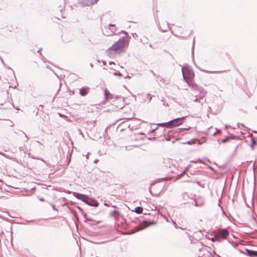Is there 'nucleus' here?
Masks as SVG:
<instances>
[{"label":"nucleus","mask_w":257,"mask_h":257,"mask_svg":"<svg viewBox=\"0 0 257 257\" xmlns=\"http://www.w3.org/2000/svg\"><path fill=\"white\" fill-rule=\"evenodd\" d=\"M183 78L186 82L192 88H197V85L193 82L194 73L188 65H184L182 68Z\"/></svg>","instance_id":"obj_1"},{"label":"nucleus","mask_w":257,"mask_h":257,"mask_svg":"<svg viewBox=\"0 0 257 257\" xmlns=\"http://www.w3.org/2000/svg\"><path fill=\"white\" fill-rule=\"evenodd\" d=\"M127 44L124 37L120 38L111 47L107 49V53L108 56H111L113 54L121 52L123 50L125 45Z\"/></svg>","instance_id":"obj_2"},{"label":"nucleus","mask_w":257,"mask_h":257,"mask_svg":"<svg viewBox=\"0 0 257 257\" xmlns=\"http://www.w3.org/2000/svg\"><path fill=\"white\" fill-rule=\"evenodd\" d=\"M229 232L227 229H218L215 231V237L217 241L226 239L229 235Z\"/></svg>","instance_id":"obj_3"},{"label":"nucleus","mask_w":257,"mask_h":257,"mask_svg":"<svg viewBox=\"0 0 257 257\" xmlns=\"http://www.w3.org/2000/svg\"><path fill=\"white\" fill-rule=\"evenodd\" d=\"M194 91L196 90H198L200 92V94L199 96H198L197 94L195 95V97L196 98L194 100L195 102H199L201 103L202 104L205 101L204 97L206 95V92H205L203 89L202 87H198L197 86V88H192Z\"/></svg>","instance_id":"obj_4"},{"label":"nucleus","mask_w":257,"mask_h":257,"mask_svg":"<svg viewBox=\"0 0 257 257\" xmlns=\"http://www.w3.org/2000/svg\"><path fill=\"white\" fill-rule=\"evenodd\" d=\"M185 116L182 117L177 118L171 120L168 122V127H173L179 126L183 123V120L185 119Z\"/></svg>","instance_id":"obj_5"},{"label":"nucleus","mask_w":257,"mask_h":257,"mask_svg":"<svg viewBox=\"0 0 257 257\" xmlns=\"http://www.w3.org/2000/svg\"><path fill=\"white\" fill-rule=\"evenodd\" d=\"M116 28L114 25L109 24L107 26L104 27L103 30V34L106 36H112L115 34Z\"/></svg>","instance_id":"obj_6"},{"label":"nucleus","mask_w":257,"mask_h":257,"mask_svg":"<svg viewBox=\"0 0 257 257\" xmlns=\"http://www.w3.org/2000/svg\"><path fill=\"white\" fill-rule=\"evenodd\" d=\"M156 224V222H154V221H149L148 220H145L144 221H143L140 225L137 226L136 228H135V230L134 231H133L132 232L133 233H135L137 231H138L141 229H143L145 228H146V227H147L149 225H154Z\"/></svg>","instance_id":"obj_7"},{"label":"nucleus","mask_w":257,"mask_h":257,"mask_svg":"<svg viewBox=\"0 0 257 257\" xmlns=\"http://www.w3.org/2000/svg\"><path fill=\"white\" fill-rule=\"evenodd\" d=\"M73 196H75L76 198L81 200L85 203H86L88 198L87 196L76 192H73Z\"/></svg>","instance_id":"obj_8"},{"label":"nucleus","mask_w":257,"mask_h":257,"mask_svg":"<svg viewBox=\"0 0 257 257\" xmlns=\"http://www.w3.org/2000/svg\"><path fill=\"white\" fill-rule=\"evenodd\" d=\"M86 204L94 207H97L98 205V203L96 200L93 199L89 198L88 197Z\"/></svg>","instance_id":"obj_9"},{"label":"nucleus","mask_w":257,"mask_h":257,"mask_svg":"<svg viewBox=\"0 0 257 257\" xmlns=\"http://www.w3.org/2000/svg\"><path fill=\"white\" fill-rule=\"evenodd\" d=\"M246 253L249 257H257V251L246 249Z\"/></svg>","instance_id":"obj_10"},{"label":"nucleus","mask_w":257,"mask_h":257,"mask_svg":"<svg viewBox=\"0 0 257 257\" xmlns=\"http://www.w3.org/2000/svg\"><path fill=\"white\" fill-rule=\"evenodd\" d=\"M98 0H81V3L86 6L93 5L97 3Z\"/></svg>","instance_id":"obj_11"},{"label":"nucleus","mask_w":257,"mask_h":257,"mask_svg":"<svg viewBox=\"0 0 257 257\" xmlns=\"http://www.w3.org/2000/svg\"><path fill=\"white\" fill-rule=\"evenodd\" d=\"M88 88L82 87L79 90V93L81 96H84L88 94Z\"/></svg>","instance_id":"obj_12"},{"label":"nucleus","mask_w":257,"mask_h":257,"mask_svg":"<svg viewBox=\"0 0 257 257\" xmlns=\"http://www.w3.org/2000/svg\"><path fill=\"white\" fill-rule=\"evenodd\" d=\"M204 201H201L199 200H196L195 201V205L196 206H202L204 205Z\"/></svg>","instance_id":"obj_13"},{"label":"nucleus","mask_w":257,"mask_h":257,"mask_svg":"<svg viewBox=\"0 0 257 257\" xmlns=\"http://www.w3.org/2000/svg\"><path fill=\"white\" fill-rule=\"evenodd\" d=\"M143 208L140 206L137 207L135 208V212L138 214L141 213L143 212Z\"/></svg>","instance_id":"obj_14"},{"label":"nucleus","mask_w":257,"mask_h":257,"mask_svg":"<svg viewBox=\"0 0 257 257\" xmlns=\"http://www.w3.org/2000/svg\"><path fill=\"white\" fill-rule=\"evenodd\" d=\"M104 95H105V97L106 98H110V93H109V91H108L107 90H105L104 91Z\"/></svg>","instance_id":"obj_15"},{"label":"nucleus","mask_w":257,"mask_h":257,"mask_svg":"<svg viewBox=\"0 0 257 257\" xmlns=\"http://www.w3.org/2000/svg\"><path fill=\"white\" fill-rule=\"evenodd\" d=\"M20 150L21 151H22L24 152V154H26L28 153V151L27 150H26V149H24L22 148V147H20L19 148Z\"/></svg>","instance_id":"obj_16"},{"label":"nucleus","mask_w":257,"mask_h":257,"mask_svg":"<svg viewBox=\"0 0 257 257\" xmlns=\"http://www.w3.org/2000/svg\"><path fill=\"white\" fill-rule=\"evenodd\" d=\"M186 173L185 172V171H183L181 174L178 175V178H180L181 177H182L183 176H184Z\"/></svg>","instance_id":"obj_17"},{"label":"nucleus","mask_w":257,"mask_h":257,"mask_svg":"<svg viewBox=\"0 0 257 257\" xmlns=\"http://www.w3.org/2000/svg\"><path fill=\"white\" fill-rule=\"evenodd\" d=\"M158 125H159V126H165V125H167L168 126V122H165V123H159Z\"/></svg>","instance_id":"obj_18"},{"label":"nucleus","mask_w":257,"mask_h":257,"mask_svg":"<svg viewBox=\"0 0 257 257\" xmlns=\"http://www.w3.org/2000/svg\"><path fill=\"white\" fill-rule=\"evenodd\" d=\"M147 97H148V98L149 99V101H150L151 100V99H152V96H151V95L150 94H149V93L147 94Z\"/></svg>","instance_id":"obj_19"},{"label":"nucleus","mask_w":257,"mask_h":257,"mask_svg":"<svg viewBox=\"0 0 257 257\" xmlns=\"http://www.w3.org/2000/svg\"><path fill=\"white\" fill-rule=\"evenodd\" d=\"M113 75H118V76H121V74L120 73H117V72H114L113 73Z\"/></svg>","instance_id":"obj_20"},{"label":"nucleus","mask_w":257,"mask_h":257,"mask_svg":"<svg viewBox=\"0 0 257 257\" xmlns=\"http://www.w3.org/2000/svg\"><path fill=\"white\" fill-rule=\"evenodd\" d=\"M211 240H212V241H215V240L217 241V240L216 239V237H215V234H214V237H212L211 238Z\"/></svg>","instance_id":"obj_21"},{"label":"nucleus","mask_w":257,"mask_h":257,"mask_svg":"<svg viewBox=\"0 0 257 257\" xmlns=\"http://www.w3.org/2000/svg\"><path fill=\"white\" fill-rule=\"evenodd\" d=\"M189 167H190V166H188L187 167H186V168H185V169L184 170V171H185V172H186H186L188 171V170H189Z\"/></svg>","instance_id":"obj_22"},{"label":"nucleus","mask_w":257,"mask_h":257,"mask_svg":"<svg viewBox=\"0 0 257 257\" xmlns=\"http://www.w3.org/2000/svg\"><path fill=\"white\" fill-rule=\"evenodd\" d=\"M23 134H24L25 135V137L26 138V141H27L28 140V138L27 136L26 135V134L24 132H23Z\"/></svg>","instance_id":"obj_23"},{"label":"nucleus","mask_w":257,"mask_h":257,"mask_svg":"<svg viewBox=\"0 0 257 257\" xmlns=\"http://www.w3.org/2000/svg\"><path fill=\"white\" fill-rule=\"evenodd\" d=\"M51 206H52V208L54 210H57V209L55 208V206L53 204H51Z\"/></svg>","instance_id":"obj_24"},{"label":"nucleus","mask_w":257,"mask_h":257,"mask_svg":"<svg viewBox=\"0 0 257 257\" xmlns=\"http://www.w3.org/2000/svg\"><path fill=\"white\" fill-rule=\"evenodd\" d=\"M39 200L43 202L45 201V200L43 198H39Z\"/></svg>","instance_id":"obj_25"},{"label":"nucleus","mask_w":257,"mask_h":257,"mask_svg":"<svg viewBox=\"0 0 257 257\" xmlns=\"http://www.w3.org/2000/svg\"><path fill=\"white\" fill-rule=\"evenodd\" d=\"M121 33L124 34L125 35H127V33L125 31H121Z\"/></svg>","instance_id":"obj_26"},{"label":"nucleus","mask_w":257,"mask_h":257,"mask_svg":"<svg viewBox=\"0 0 257 257\" xmlns=\"http://www.w3.org/2000/svg\"><path fill=\"white\" fill-rule=\"evenodd\" d=\"M226 141H227V140L224 139V140H223L222 142V143H225V142H226Z\"/></svg>","instance_id":"obj_27"},{"label":"nucleus","mask_w":257,"mask_h":257,"mask_svg":"<svg viewBox=\"0 0 257 257\" xmlns=\"http://www.w3.org/2000/svg\"><path fill=\"white\" fill-rule=\"evenodd\" d=\"M112 64H113V65H115V63H113V62H109V65H112Z\"/></svg>","instance_id":"obj_28"},{"label":"nucleus","mask_w":257,"mask_h":257,"mask_svg":"<svg viewBox=\"0 0 257 257\" xmlns=\"http://www.w3.org/2000/svg\"><path fill=\"white\" fill-rule=\"evenodd\" d=\"M252 144H254L255 143V141L252 140Z\"/></svg>","instance_id":"obj_29"},{"label":"nucleus","mask_w":257,"mask_h":257,"mask_svg":"<svg viewBox=\"0 0 257 257\" xmlns=\"http://www.w3.org/2000/svg\"><path fill=\"white\" fill-rule=\"evenodd\" d=\"M172 222H173V223L174 224H175V225H176V222H175L174 220H172Z\"/></svg>","instance_id":"obj_30"},{"label":"nucleus","mask_w":257,"mask_h":257,"mask_svg":"<svg viewBox=\"0 0 257 257\" xmlns=\"http://www.w3.org/2000/svg\"><path fill=\"white\" fill-rule=\"evenodd\" d=\"M103 64L104 65H106V62H103Z\"/></svg>","instance_id":"obj_31"},{"label":"nucleus","mask_w":257,"mask_h":257,"mask_svg":"<svg viewBox=\"0 0 257 257\" xmlns=\"http://www.w3.org/2000/svg\"><path fill=\"white\" fill-rule=\"evenodd\" d=\"M1 61H2V63L4 64V61L2 58H1Z\"/></svg>","instance_id":"obj_32"},{"label":"nucleus","mask_w":257,"mask_h":257,"mask_svg":"<svg viewBox=\"0 0 257 257\" xmlns=\"http://www.w3.org/2000/svg\"><path fill=\"white\" fill-rule=\"evenodd\" d=\"M167 28L169 29V25H168V24H167Z\"/></svg>","instance_id":"obj_33"},{"label":"nucleus","mask_w":257,"mask_h":257,"mask_svg":"<svg viewBox=\"0 0 257 257\" xmlns=\"http://www.w3.org/2000/svg\"><path fill=\"white\" fill-rule=\"evenodd\" d=\"M204 72H207L208 71L206 70H203Z\"/></svg>","instance_id":"obj_34"},{"label":"nucleus","mask_w":257,"mask_h":257,"mask_svg":"<svg viewBox=\"0 0 257 257\" xmlns=\"http://www.w3.org/2000/svg\"><path fill=\"white\" fill-rule=\"evenodd\" d=\"M167 30H163V31H167Z\"/></svg>","instance_id":"obj_35"},{"label":"nucleus","mask_w":257,"mask_h":257,"mask_svg":"<svg viewBox=\"0 0 257 257\" xmlns=\"http://www.w3.org/2000/svg\"><path fill=\"white\" fill-rule=\"evenodd\" d=\"M0 154H2V155H4V154H2V153H0Z\"/></svg>","instance_id":"obj_36"}]
</instances>
